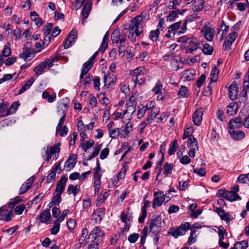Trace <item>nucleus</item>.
<instances>
[{
    "label": "nucleus",
    "mask_w": 249,
    "mask_h": 249,
    "mask_svg": "<svg viewBox=\"0 0 249 249\" xmlns=\"http://www.w3.org/2000/svg\"><path fill=\"white\" fill-rule=\"evenodd\" d=\"M40 221L42 223H47L50 219L51 213L50 211L45 210L38 216Z\"/></svg>",
    "instance_id": "20"
},
{
    "label": "nucleus",
    "mask_w": 249,
    "mask_h": 249,
    "mask_svg": "<svg viewBox=\"0 0 249 249\" xmlns=\"http://www.w3.org/2000/svg\"><path fill=\"white\" fill-rule=\"evenodd\" d=\"M92 2L91 1H88L85 3V4L84 5L82 8L81 15L82 16L83 24H84V21L85 19L88 17L90 13V12L92 8Z\"/></svg>",
    "instance_id": "15"
},
{
    "label": "nucleus",
    "mask_w": 249,
    "mask_h": 249,
    "mask_svg": "<svg viewBox=\"0 0 249 249\" xmlns=\"http://www.w3.org/2000/svg\"><path fill=\"white\" fill-rule=\"evenodd\" d=\"M60 230V224L56 220L54 221L53 227L51 229V232L52 234H56Z\"/></svg>",
    "instance_id": "51"
},
{
    "label": "nucleus",
    "mask_w": 249,
    "mask_h": 249,
    "mask_svg": "<svg viewBox=\"0 0 249 249\" xmlns=\"http://www.w3.org/2000/svg\"><path fill=\"white\" fill-rule=\"evenodd\" d=\"M164 167V174L167 176L169 174H171L172 170L173 169V165L171 163H168L166 162L163 166Z\"/></svg>",
    "instance_id": "44"
},
{
    "label": "nucleus",
    "mask_w": 249,
    "mask_h": 249,
    "mask_svg": "<svg viewBox=\"0 0 249 249\" xmlns=\"http://www.w3.org/2000/svg\"><path fill=\"white\" fill-rule=\"evenodd\" d=\"M120 37V31L119 30H115L111 35V39L113 43H118Z\"/></svg>",
    "instance_id": "47"
},
{
    "label": "nucleus",
    "mask_w": 249,
    "mask_h": 249,
    "mask_svg": "<svg viewBox=\"0 0 249 249\" xmlns=\"http://www.w3.org/2000/svg\"><path fill=\"white\" fill-rule=\"evenodd\" d=\"M199 47V43L198 40L195 37H190L186 39L185 42L186 53H192Z\"/></svg>",
    "instance_id": "5"
},
{
    "label": "nucleus",
    "mask_w": 249,
    "mask_h": 249,
    "mask_svg": "<svg viewBox=\"0 0 249 249\" xmlns=\"http://www.w3.org/2000/svg\"><path fill=\"white\" fill-rule=\"evenodd\" d=\"M159 34L160 30L159 29H157L155 30H152L150 32L149 38L153 41H156L158 39Z\"/></svg>",
    "instance_id": "42"
},
{
    "label": "nucleus",
    "mask_w": 249,
    "mask_h": 249,
    "mask_svg": "<svg viewBox=\"0 0 249 249\" xmlns=\"http://www.w3.org/2000/svg\"><path fill=\"white\" fill-rule=\"evenodd\" d=\"M229 133L231 137L236 141L242 140L245 137V133L242 131L229 130Z\"/></svg>",
    "instance_id": "19"
},
{
    "label": "nucleus",
    "mask_w": 249,
    "mask_h": 249,
    "mask_svg": "<svg viewBox=\"0 0 249 249\" xmlns=\"http://www.w3.org/2000/svg\"><path fill=\"white\" fill-rule=\"evenodd\" d=\"M219 74V71L214 67L211 71L210 74L211 83L215 82L217 81Z\"/></svg>",
    "instance_id": "31"
},
{
    "label": "nucleus",
    "mask_w": 249,
    "mask_h": 249,
    "mask_svg": "<svg viewBox=\"0 0 249 249\" xmlns=\"http://www.w3.org/2000/svg\"><path fill=\"white\" fill-rule=\"evenodd\" d=\"M201 33L208 41H211L213 40L214 35L213 28L206 25L204 26L201 30Z\"/></svg>",
    "instance_id": "13"
},
{
    "label": "nucleus",
    "mask_w": 249,
    "mask_h": 249,
    "mask_svg": "<svg viewBox=\"0 0 249 249\" xmlns=\"http://www.w3.org/2000/svg\"><path fill=\"white\" fill-rule=\"evenodd\" d=\"M196 231L193 230L191 232L190 235L188 238L187 244L189 246L195 243L196 241V235L195 234Z\"/></svg>",
    "instance_id": "41"
},
{
    "label": "nucleus",
    "mask_w": 249,
    "mask_h": 249,
    "mask_svg": "<svg viewBox=\"0 0 249 249\" xmlns=\"http://www.w3.org/2000/svg\"><path fill=\"white\" fill-rule=\"evenodd\" d=\"M25 209V206L23 204H21L16 207L15 211L17 214L20 215L22 213Z\"/></svg>",
    "instance_id": "58"
},
{
    "label": "nucleus",
    "mask_w": 249,
    "mask_h": 249,
    "mask_svg": "<svg viewBox=\"0 0 249 249\" xmlns=\"http://www.w3.org/2000/svg\"><path fill=\"white\" fill-rule=\"evenodd\" d=\"M94 141L92 140H90L85 143L84 142H81L80 144V146L82 147L83 150L85 152H87L88 149L91 147H92L94 145Z\"/></svg>",
    "instance_id": "34"
},
{
    "label": "nucleus",
    "mask_w": 249,
    "mask_h": 249,
    "mask_svg": "<svg viewBox=\"0 0 249 249\" xmlns=\"http://www.w3.org/2000/svg\"><path fill=\"white\" fill-rule=\"evenodd\" d=\"M203 111L201 109L196 110L193 115V121L196 125H199L202 120Z\"/></svg>",
    "instance_id": "18"
},
{
    "label": "nucleus",
    "mask_w": 249,
    "mask_h": 249,
    "mask_svg": "<svg viewBox=\"0 0 249 249\" xmlns=\"http://www.w3.org/2000/svg\"><path fill=\"white\" fill-rule=\"evenodd\" d=\"M215 212L220 216V218L222 220L225 221L228 224L233 219L231 215L228 213H226L224 209L220 207L216 208Z\"/></svg>",
    "instance_id": "11"
},
{
    "label": "nucleus",
    "mask_w": 249,
    "mask_h": 249,
    "mask_svg": "<svg viewBox=\"0 0 249 249\" xmlns=\"http://www.w3.org/2000/svg\"><path fill=\"white\" fill-rule=\"evenodd\" d=\"M193 171L194 173L197 174L200 177H203L206 175V170L203 167H201L200 168H196L194 169Z\"/></svg>",
    "instance_id": "55"
},
{
    "label": "nucleus",
    "mask_w": 249,
    "mask_h": 249,
    "mask_svg": "<svg viewBox=\"0 0 249 249\" xmlns=\"http://www.w3.org/2000/svg\"><path fill=\"white\" fill-rule=\"evenodd\" d=\"M21 201V198L20 196H16V197L10 199L8 206L10 209H12L18 203Z\"/></svg>",
    "instance_id": "45"
},
{
    "label": "nucleus",
    "mask_w": 249,
    "mask_h": 249,
    "mask_svg": "<svg viewBox=\"0 0 249 249\" xmlns=\"http://www.w3.org/2000/svg\"><path fill=\"white\" fill-rule=\"evenodd\" d=\"M36 52V51H31L23 49V52L19 55V57L24 59L25 61H29L34 57L35 53Z\"/></svg>",
    "instance_id": "16"
},
{
    "label": "nucleus",
    "mask_w": 249,
    "mask_h": 249,
    "mask_svg": "<svg viewBox=\"0 0 249 249\" xmlns=\"http://www.w3.org/2000/svg\"><path fill=\"white\" fill-rule=\"evenodd\" d=\"M76 224V220L74 219H70L67 222L68 229L72 230L74 229Z\"/></svg>",
    "instance_id": "61"
},
{
    "label": "nucleus",
    "mask_w": 249,
    "mask_h": 249,
    "mask_svg": "<svg viewBox=\"0 0 249 249\" xmlns=\"http://www.w3.org/2000/svg\"><path fill=\"white\" fill-rule=\"evenodd\" d=\"M187 21L185 20L183 23L181 21H179L172 24L169 27L168 33L165 35V36L168 38L170 37L172 33L174 35L175 34L180 35L181 34H183L187 29Z\"/></svg>",
    "instance_id": "3"
},
{
    "label": "nucleus",
    "mask_w": 249,
    "mask_h": 249,
    "mask_svg": "<svg viewBox=\"0 0 249 249\" xmlns=\"http://www.w3.org/2000/svg\"><path fill=\"white\" fill-rule=\"evenodd\" d=\"M179 98H186L188 96V89L186 86H182L179 89L178 93Z\"/></svg>",
    "instance_id": "32"
},
{
    "label": "nucleus",
    "mask_w": 249,
    "mask_h": 249,
    "mask_svg": "<svg viewBox=\"0 0 249 249\" xmlns=\"http://www.w3.org/2000/svg\"><path fill=\"white\" fill-rule=\"evenodd\" d=\"M228 124L229 130H234L235 128H241L243 125V123L241 117H237L231 119Z\"/></svg>",
    "instance_id": "10"
},
{
    "label": "nucleus",
    "mask_w": 249,
    "mask_h": 249,
    "mask_svg": "<svg viewBox=\"0 0 249 249\" xmlns=\"http://www.w3.org/2000/svg\"><path fill=\"white\" fill-rule=\"evenodd\" d=\"M93 64L94 62L92 61H90V59H89V60L83 64V68L82 69V71L88 73Z\"/></svg>",
    "instance_id": "43"
},
{
    "label": "nucleus",
    "mask_w": 249,
    "mask_h": 249,
    "mask_svg": "<svg viewBox=\"0 0 249 249\" xmlns=\"http://www.w3.org/2000/svg\"><path fill=\"white\" fill-rule=\"evenodd\" d=\"M2 56L7 57L11 54V51L9 47V44L5 45L2 51Z\"/></svg>",
    "instance_id": "49"
},
{
    "label": "nucleus",
    "mask_w": 249,
    "mask_h": 249,
    "mask_svg": "<svg viewBox=\"0 0 249 249\" xmlns=\"http://www.w3.org/2000/svg\"><path fill=\"white\" fill-rule=\"evenodd\" d=\"M77 159V155L72 154L70 155L65 163L64 169L66 171H70L73 169L76 164Z\"/></svg>",
    "instance_id": "8"
},
{
    "label": "nucleus",
    "mask_w": 249,
    "mask_h": 249,
    "mask_svg": "<svg viewBox=\"0 0 249 249\" xmlns=\"http://www.w3.org/2000/svg\"><path fill=\"white\" fill-rule=\"evenodd\" d=\"M237 36V33L233 31V32L230 33L226 38L228 39L229 40H230L233 43L235 40Z\"/></svg>",
    "instance_id": "63"
},
{
    "label": "nucleus",
    "mask_w": 249,
    "mask_h": 249,
    "mask_svg": "<svg viewBox=\"0 0 249 249\" xmlns=\"http://www.w3.org/2000/svg\"><path fill=\"white\" fill-rule=\"evenodd\" d=\"M67 180L68 178L65 176L60 178L57 183L55 188V192L56 193L62 194L63 193Z\"/></svg>",
    "instance_id": "14"
},
{
    "label": "nucleus",
    "mask_w": 249,
    "mask_h": 249,
    "mask_svg": "<svg viewBox=\"0 0 249 249\" xmlns=\"http://www.w3.org/2000/svg\"><path fill=\"white\" fill-rule=\"evenodd\" d=\"M89 104L91 107H94L97 106V101L95 96L90 95L89 97Z\"/></svg>",
    "instance_id": "64"
},
{
    "label": "nucleus",
    "mask_w": 249,
    "mask_h": 249,
    "mask_svg": "<svg viewBox=\"0 0 249 249\" xmlns=\"http://www.w3.org/2000/svg\"><path fill=\"white\" fill-rule=\"evenodd\" d=\"M162 88V84L160 81H158L154 88L152 89V91L155 94H160L161 93V89Z\"/></svg>",
    "instance_id": "46"
},
{
    "label": "nucleus",
    "mask_w": 249,
    "mask_h": 249,
    "mask_svg": "<svg viewBox=\"0 0 249 249\" xmlns=\"http://www.w3.org/2000/svg\"><path fill=\"white\" fill-rule=\"evenodd\" d=\"M165 202V198L162 196H155L153 201L152 207L155 209L157 206H161L162 203Z\"/></svg>",
    "instance_id": "30"
},
{
    "label": "nucleus",
    "mask_w": 249,
    "mask_h": 249,
    "mask_svg": "<svg viewBox=\"0 0 249 249\" xmlns=\"http://www.w3.org/2000/svg\"><path fill=\"white\" fill-rule=\"evenodd\" d=\"M34 77H32L19 90L18 94H21L29 89L35 81Z\"/></svg>",
    "instance_id": "25"
},
{
    "label": "nucleus",
    "mask_w": 249,
    "mask_h": 249,
    "mask_svg": "<svg viewBox=\"0 0 249 249\" xmlns=\"http://www.w3.org/2000/svg\"><path fill=\"white\" fill-rule=\"evenodd\" d=\"M148 228L145 227L142 231V235L141 238L140 246L141 247L143 246L145 244L146 238L148 233ZM143 249H145V247H143Z\"/></svg>",
    "instance_id": "33"
},
{
    "label": "nucleus",
    "mask_w": 249,
    "mask_h": 249,
    "mask_svg": "<svg viewBox=\"0 0 249 249\" xmlns=\"http://www.w3.org/2000/svg\"><path fill=\"white\" fill-rule=\"evenodd\" d=\"M190 225L189 222H185L176 229L171 228L168 234L177 238L179 236L184 235L186 232L189 229Z\"/></svg>",
    "instance_id": "4"
},
{
    "label": "nucleus",
    "mask_w": 249,
    "mask_h": 249,
    "mask_svg": "<svg viewBox=\"0 0 249 249\" xmlns=\"http://www.w3.org/2000/svg\"><path fill=\"white\" fill-rule=\"evenodd\" d=\"M137 106V102L135 100L134 97H131L128 101L126 102V103L125 104V107H136Z\"/></svg>",
    "instance_id": "59"
},
{
    "label": "nucleus",
    "mask_w": 249,
    "mask_h": 249,
    "mask_svg": "<svg viewBox=\"0 0 249 249\" xmlns=\"http://www.w3.org/2000/svg\"><path fill=\"white\" fill-rule=\"evenodd\" d=\"M8 106L7 103H3L2 99H0V113H3V116H5L7 109H6Z\"/></svg>",
    "instance_id": "50"
},
{
    "label": "nucleus",
    "mask_w": 249,
    "mask_h": 249,
    "mask_svg": "<svg viewBox=\"0 0 249 249\" xmlns=\"http://www.w3.org/2000/svg\"><path fill=\"white\" fill-rule=\"evenodd\" d=\"M105 209L100 208L95 211L92 214V220L95 222V224L99 223L105 215Z\"/></svg>",
    "instance_id": "9"
},
{
    "label": "nucleus",
    "mask_w": 249,
    "mask_h": 249,
    "mask_svg": "<svg viewBox=\"0 0 249 249\" xmlns=\"http://www.w3.org/2000/svg\"><path fill=\"white\" fill-rule=\"evenodd\" d=\"M227 113L230 115H233L235 114L237 111V103L236 102H232L227 106Z\"/></svg>",
    "instance_id": "21"
},
{
    "label": "nucleus",
    "mask_w": 249,
    "mask_h": 249,
    "mask_svg": "<svg viewBox=\"0 0 249 249\" xmlns=\"http://www.w3.org/2000/svg\"><path fill=\"white\" fill-rule=\"evenodd\" d=\"M102 241H97V240H91V243L89 245L88 249H98L99 244Z\"/></svg>",
    "instance_id": "48"
},
{
    "label": "nucleus",
    "mask_w": 249,
    "mask_h": 249,
    "mask_svg": "<svg viewBox=\"0 0 249 249\" xmlns=\"http://www.w3.org/2000/svg\"><path fill=\"white\" fill-rule=\"evenodd\" d=\"M47 64L46 61L41 62L38 65L34 68V71L35 72L36 77L38 75H41L44 72L45 69L46 68V64Z\"/></svg>",
    "instance_id": "23"
},
{
    "label": "nucleus",
    "mask_w": 249,
    "mask_h": 249,
    "mask_svg": "<svg viewBox=\"0 0 249 249\" xmlns=\"http://www.w3.org/2000/svg\"><path fill=\"white\" fill-rule=\"evenodd\" d=\"M126 109L124 111L123 115H124L128 114L130 116L135 112L136 107H125Z\"/></svg>",
    "instance_id": "56"
},
{
    "label": "nucleus",
    "mask_w": 249,
    "mask_h": 249,
    "mask_svg": "<svg viewBox=\"0 0 249 249\" xmlns=\"http://www.w3.org/2000/svg\"><path fill=\"white\" fill-rule=\"evenodd\" d=\"M159 112V111L157 109H155L154 108L152 109L147 117L146 121L148 123H151V121L153 120L154 118L157 116Z\"/></svg>",
    "instance_id": "37"
},
{
    "label": "nucleus",
    "mask_w": 249,
    "mask_h": 249,
    "mask_svg": "<svg viewBox=\"0 0 249 249\" xmlns=\"http://www.w3.org/2000/svg\"><path fill=\"white\" fill-rule=\"evenodd\" d=\"M148 18L147 14L144 13H142L140 15L134 18L129 25V32L130 36L128 37L138 36L142 32V23L146 22Z\"/></svg>",
    "instance_id": "2"
},
{
    "label": "nucleus",
    "mask_w": 249,
    "mask_h": 249,
    "mask_svg": "<svg viewBox=\"0 0 249 249\" xmlns=\"http://www.w3.org/2000/svg\"><path fill=\"white\" fill-rule=\"evenodd\" d=\"M238 180L242 183H245L247 180L249 181V174L240 175L238 178Z\"/></svg>",
    "instance_id": "62"
},
{
    "label": "nucleus",
    "mask_w": 249,
    "mask_h": 249,
    "mask_svg": "<svg viewBox=\"0 0 249 249\" xmlns=\"http://www.w3.org/2000/svg\"><path fill=\"white\" fill-rule=\"evenodd\" d=\"M105 235V232L99 228L98 227H94L90 231L88 239L89 240H94L102 241L103 237Z\"/></svg>",
    "instance_id": "7"
},
{
    "label": "nucleus",
    "mask_w": 249,
    "mask_h": 249,
    "mask_svg": "<svg viewBox=\"0 0 249 249\" xmlns=\"http://www.w3.org/2000/svg\"><path fill=\"white\" fill-rule=\"evenodd\" d=\"M213 47L209 44L206 43L203 45L202 51L205 54H212L213 53Z\"/></svg>",
    "instance_id": "40"
},
{
    "label": "nucleus",
    "mask_w": 249,
    "mask_h": 249,
    "mask_svg": "<svg viewBox=\"0 0 249 249\" xmlns=\"http://www.w3.org/2000/svg\"><path fill=\"white\" fill-rule=\"evenodd\" d=\"M42 97L44 99H47L49 103H53L56 98V94L55 93L50 95L48 91L45 90L43 92Z\"/></svg>",
    "instance_id": "26"
},
{
    "label": "nucleus",
    "mask_w": 249,
    "mask_h": 249,
    "mask_svg": "<svg viewBox=\"0 0 249 249\" xmlns=\"http://www.w3.org/2000/svg\"><path fill=\"white\" fill-rule=\"evenodd\" d=\"M148 18L147 14L144 13H142L140 15L134 18L129 25V32L130 36L128 37L138 36L142 32V23L146 22Z\"/></svg>",
    "instance_id": "1"
},
{
    "label": "nucleus",
    "mask_w": 249,
    "mask_h": 249,
    "mask_svg": "<svg viewBox=\"0 0 249 249\" xmlns=\"http://www.w3.org/2000/svg\"><path fill=\"white\" fill-rule=\"evenodd\" d=\"M188 146L190 148L197 149V142L196 139L192 135L188 136Z\"/></svg>",
    "instance_id": "29"
},
{
    "label": "nucleus",
    "mask_w": 249,
    "mask_h": 249,
    "mask_svg": "<svg viewBox=\"0 0 249 249\" xmlns=\"http://www.w3.org/2000/svg\"><path fill=\"white\" fill-rule=\"evenodd\" d=\"M150 231L157 235L160 231L161 227V218L156 217L148 221Z\"/></svg>",
    "instance_id": "6"
},
{
    "label": "nucleus",
    "mask_w": 249,
    "mask_h": 249,
    "mask_svg": "<svg viewBox=\"0 0 249 249\" xmlns=\"http://www.w3.org/2000/svg\"><path fill=\"white\" fill-rule=\"evenodd\" d=\"M56 173L53 170H51L50 173L48 174L46 178V182L48 183L53 181L55 178Z\"/></svg>",
    "instance_id": "57"
},
{
    "label": "nucleus",
    "mask_w": 249,
    "mask_h": 249,
    "mask_svg": "<svg viewBox=\"0 0 249 249\" xmlns=\"http://www.w3.org/2000/svg\"><path fill=\"white\" fill-rule=\"evenodd\" d=\"M69 101L67 99H63L58 103V112H62V114H66L69 107Z\"/></svg>",
    "instance_id": "17"
},
{
    "label": "nucleus",
    "mask_w": 249,
    "mask_h": 249,
    "mask_svg": "<svg viewBox=\"0 0 249 249\" xmlns=\"http://www.w3.org/2000/svg\"><path fill=\"white\" fill-rule=\"evenodd\" d=\"M77 31L75 29H72L69 34L68 39L71 40L72 42H74L77 38Z\"/></svg>",
    "instance_id": "54"
},
{
    "label": "nucleus",
    "mask_w": 249,
    "mask_h": 249,
    "mask_svg": "<svg viewBox=\"0 0 249 249\" xmlns=\"http://www.w3.org/2000/svg\"><path fill=\"white\" fill-rule=\"evenodd\" d=\"M178 148V141L175 140L173 141L172 144L170 145L168 153L169 155H173Z\"/></svg>",
    "instance_id": "39"
},
{
    "label": "nucleus",
    "mask_w": 249,
    "mask_h": 249,
    "mask_svg": "<svg viewBox=\"0 0 249 249\" xmlns=\"http://www.w3.org/2000/svg\"><path fill=\"white\" fill-rule=\"evenodd\" d=\"M143 70V68L142 67H139L135 69L133 71V75L134 77H136V80H138V76L141 74Z\"/></svg>",
    "instance_id": "60"
},
{
    "label": "nucleus",
    "mask_w": 249,
    "mask_h": 249,
    "mask_svg": "<svg viewBox=\"0 0 249 249\" xmlns=\"http://www.w3.org/2000/svg\"><path fill=\"white\" fill-rule=\"evenodd\" d=\"M120 133V129L119 128H115L109 131V136L112 139H115L118 137Z\"/></svg>",
    "instance_id": "53"
},
{
    "label": "nucleus",
    "mask_w": 249,
    "mask_h": 249,
    "mask_svg": "<svg viewBox=\"0 0 249 249\" xmlns=\"http://www.w3.org/2000/svg\"><path fill=\"white\" fill-rule=\"evenodd\" d=\"M204 2L203 0H195L193 4L192 9L196 12L201 11L204 7Z\"/></svg>",
    "instance_id": "24"
},
{
    "label": "nucleus",
    "mask_w": 249,
    "mask_h": 249,
    "mask_svg": "<svg viewBox=\"0 0 249 249\" xmlns=\"http://www.w3.org/2000/svg\"><path fill=\"white\" fill-rule=\"evenodd\" d=\"M88 233L89 231L87 228H85L83 229L80 237L79 239V242L77 244V246L78 248L81 247L82 245L84 243L85 241H87L86 237L88 235Z\"/></svg>",
    "instance_id": "28"
},
{
    "label": "nucleus",
    "mask_w": 249,
    "mask_h": 249,
    "mask_svg": "<svg viewBox=\"0 0 249 249\" xmlns=\"http://www.w3.org/2000/svg\"><path fill=\"white\" fill-rule=\"evenodd\" d=\"M169 2L168 6L170 9H176L180 5L181 0H168Z\"/></svg>",
    "instance_id": "38"
},
{
    "label": "nucleus",
    "mask_w": 249,
    "mask_h": 249,
    "mask_svg": "<svg viewBox=\"0 0 249 249\" xmlns=\"http://www.w3.org/2000/svg\"><path fill=\"white\" fill-rule=\"evenodd\" d=\"M225 198L230 201H233L240 199V196L234 191H227L225 196Z\"/></svg>",
    "instance_id": "22"
},
{
    "label": "nucleus",
    "mask_w": 249,
    "mask_h": 249,
    "mask_svg": "<svg viewBox=\"0 0 249 249\" xmlns=\"http://www.w3.org/2000/svg\"><path fill=\"white\" fill-rule=\"evenodd\" d=\"M140 237L138 233H134L129 235L128 237V240L131 243H135Z\"/></svg>",
    "instance_id": "52"
},
{
    "label": "nucleus",
    "mask_w": 249,
    "mask_h": 249,
    "mask_svg": "<svg viewBox=\"0 0 249 249\" xmlns=\"http://www.w3.org/2000/svg\"><path fill=\"white\" fill-rule=\"evenodd\" d=\"M108 196L107 192H102L97 199V206L100 205L107 198Z\"/></svg>",
    "instance_id": "35"
},
{
    "label": "nucleus",
    "mask_w": 249,
    "mask_h": 249,
    "mask_svg": "<svg viewBox=\"0 0 249 249\" xmlns=\"http://www.w3.org/2000/svg\"><path fill=\"white\" fill-rule=\"evenodd\" d=\"M80 190V186L79 185L73 186L72 184H70L67 188V192L69 195L72 194L74 196L77 194Z\"/></svg>",
    "instance_id": "27"
},
{
    "label": "nucleus",
    "mask_w": 249,
    "mask_h": 249,
    "mask_svg": "<svg viewBox=\"0 0 249 249\" xmlns=\"http://www.w3.org/2000/svg\"><path fill=\"white\" fill-rule=\"evenodd\" d=\"M238 93V84L234 82L229 87V97L231 100L233 101L237 98Z\"/></svg>",
    "instance_id": "12"
},
{
    "label": "nucleus",
    "mask_w": 249,
    "mask_h": 249,
    "mask_svg": "<svg viewBox=\"0 0 249 249\" xmlns=\"http://www.w3.org/2000/svg\"><path fill=\"white\" fill-rule=\"evenodd\" d=\"M19 105L20 104L18 103V102L13 103L11 106L10 108L7 109L5 115H9L15 113Z\"/></svg>",
    "instance_id": "36"
}]
</instances>
